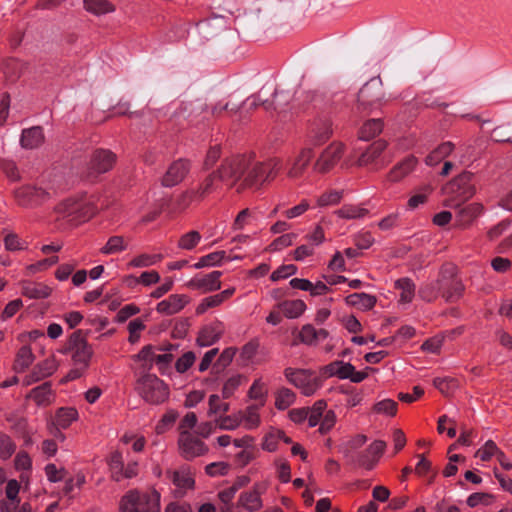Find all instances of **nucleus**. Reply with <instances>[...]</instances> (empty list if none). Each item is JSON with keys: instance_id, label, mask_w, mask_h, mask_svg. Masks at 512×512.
<instances>
[{"instance_id": "nucleus-52", "label": "nucleus", "mask_w": 512, "mask_h": 512, "mask_svg": "<svg viewBox=\"0 0 512 512\" xmlns=\"http://www.w3.org/2000/svg\"><path fill=\"white\" fill-rule=\"evenodd\" d=\"M327 408V403L325 400L316 401L311 408L307 409L308 412V424L310 427H315L320 424L322 417Z\"/></svg>"}, {"instance_id": "nucleus-18", "label": "nucleus", "mask_w": 512, "mask_h": 512, "mask_svg": "<svg viewBox=\"0 0 512 512\" xmlns=\"http://www.w3.org/2000/svg\"><path fill=\"white\" fill-rule=\"evenodd\" d=\"M313 157L314 152L312 148H301L287 162V177L292 180L300 178L306 171Z\"/></svg>"}, {"instance_id": "nucleus-62", "label": "nucleus", "mask_w": 512, "mask_h": 512, "mask_svg": "<svg viewBox=\"0 0 512 512\" xmlns=\"http://www.w3.org/2000/svg\"><path fill=\"white\" fill-rule=\"evenodd\" d=\"M296 238L297 235L295 233L283 234L273 240V242L269 245V249L273 252L281 251L282 249L291 246Z\"/></svg>"}, {"instance_id": "nucleus-56", "label": "nucleus", "mask_w": 512, "mask_h": 512, "mask_svg": "<svg viewBox=\"0 0 512 512\" xmlns=\"http://www.w3.org/2000/svg\"><path fill=\"white\" fill-rule=\"evenodd\" d=\"M161 254H140L129 262V267L144 268L157 264L162 260Z\"/></svg>"}, {"instance_id": "nucleus-63", "label": "nucleus", "mask_w": 512, "mask_h": 512, "mask_svg": "<svg viewBox=\"0 0 512 512\" xmlns=\"http://www.w3.org/2000/svg\"><path fill=\"white\" fill-rule=\"evenodd\" d=\"M297 273V267L294 264L281 265L270 275V279L273 282H277L282 279H287Z\"/></svg>"}, {"instance_id": "nucleus-26", "label": "nucleus", "mask_w": 512, "mask_h": 512, "mask_svg": "<svg viewBox=\"0 0 512 512\" xmlns=\"http://www.w3.org/2000/svg\"><path fill=\"white\" fill-rule=\"evenodd\" d=\"M21 294L29 299H46L51 293L52 289L45 283L34 282L31 280H21L18 283Z\"/></svg>"}, {"instance_id": "nucleus-50", "label": "nucleus", "mask_w": 512, "mask_h": 512, "mask_svg": "<svg viewBox=\"0 0 512 512\" xmlns=\"http://www.w3.org/2000/svg\"><path fill=\"white\" fill-rule=\"evenodd\" d=\"M343 198V191L337 189L327 190L322 193L316 199V204L318 207H328L334 206L341 202Z\"/></svg>"}, {"instance_id": "nucleus-12", "label": "nucleus", "mask_w": 512, "mask_h": 512, "mask_svg": "<svg viewBox=\"0 0 512 512\" xmlns=\"http://www.w3.org/2000/svg\"><path fill=\"white\" fill-rule=\"evenodd\" d=\"M166 477L174 485L172 495L175 498H183L195 488L194 474L188 466H182L176 470H167Z\"/></svg>"}, {"instance_id": "nucleus-5", "label": "nucleus", "mask_w": 512, "mask_h": 512, "mask_svg": "<svg viewBox=\"0 0 512 512\" xmlns=\"http://www.w3.org/2000/svg\"><path fill=\"white\" fill-rule=\"evenodd\" d=\"M161 494L153 489L147 493L131 490L120 502V512H160Z\"/></svg>"}, {"instance_id": "nucleus-53", "label": "nucleus", "mask_w": 512, "mask_h": 512, "mask_svg": "<svg viewBox=\"0 0 512 512\" xmlns=\"http://www.w3.org/2000/svg\"><path fill=\"white\" fill-rule=\"evenodd\" d=\"M281 437H284L283 431L278 429H271L265 434L263 438L261 444L262 449L268 452H275L278 449Z\"/></svg>"}, {"instance_id": "nucleus-34", "label": "nucleus", "mask_w": 512, "mask_h": 512, "mask_svg": "<svg viewBox=\"0 0 512 512\" xmlns=\"http://www.w3.org/2000/svg\"><path fill=\"white\" fill-rule=\"evenodd\" d=\"M79 417L78 411L74 407H62L56 411L54 424L58 429H66Z\"/></svg>"}, {"instance_id": "nucleus-24", "label": "nucleus", "mask_w": 512, "mask_h": 512, "mask_svg": "<svg viewBox=\"0 0 512 512\" xmlns=\"http://www.w3.org/2000/svg\"><path fill=\"white\" fill-rule=\"evenodd\" d=\"M188 303L189 297L187 295L171 294L157 304L156 311L159 314L170 316L179 313Z\"/></svg>"}, {"instance_id": "nucleus-60", "label": "nucleus", "mask_w": 512, "mask_h": 512, "mask_svg": "<svg viewBox=\"0 0 512 512\" xmlns=\"http://www.w3.org/2000/svg\"><path fill=\"white\" fill-rule=\"evenodd\" d=\"M499 451L500 449L493 440H487L485 444L476 451L475 457L480 458L482 461H489L493 456L496 457Z\"/></svg>"}, {"instance_id": "nucleus-28", "label": "nucleus", "mask_w": 512, "mask_h": 512, "mask_svg": "<svg viewBox=\"0 0 512 512\" xmlns=\"http://www.w3.org/2000/svg\"><path fill=\"white\" fill-rule=\"evenodd\" d=\"M71 350L73 362L81 368H86L93 354L91 346L85 340L77 339Z\"/></svg>"}, {"instance_id": "nucleus-64", "label": "nucleus", "mask_w": 512, "mask_h": 512, "mask_svg": "<svg viewBox=\"0 0 512 512\" xmlns=\"http://www.w3.org/2000/svg\"><path fill=\"white\" fill-rule=\"evenodd\" d=\"M374 411L386 416H394L397 411V403L392 399H383L374 405Z\"/></svg>"}, {"instance_id": "nucleus-42", "label": "nucleus", "mask_w": 512, "mask_h": 512, "mask_svg": "<svg viewBox=\"0 0 512 512\" xmlns=\"http://www.w3.org/2000/svg\"><path fill=\"white\" fill-rule=\"evenodd\" d=\"M84 8L96 16L115 11V6L109 0H84Z\"/></svg>"}, {"instance_id": "nucleus-59", "label": "nucleus", "mask_w": 512, "mask_h": 512, "mask_svg": "<svg viewBox=\"0 0 512 512\" xmlns=\"http://www.w3.org/2000/svg\"><path fill=\"white\" fill-rule=\"evenodd\" d=\"M434 386L445 396L451 395L458 387V382L454 378L444 377L435 378Z\"/></svg>"}, {"instance_id": "nucleus-27", "label": "nucleus", "mask_w": 512, "mask_h": 512, "mask_svg": "<svg viewBox=\"0 0 512 512\" xmlns=\"http://www.w3.org/2000/svg\"><path fill=\"white\" fill-rule=\"evenodd\" d=\"M329 336L326 329H316L311 324H305L299 331L298 338L301 343L308 346H316L320 341H324Z\"/></svg>"}, {"instance_id": "nucleus-46", "label": "nucleus", "mask_w": 512, "mask_h": 512, "mask_svg": "<svg viewBox=\"0 0 512 512\" xmlns=\"http://www.w3.org/2000/svg\"><path fill=\"white\" fill-rule=\"evenodd\" d=\"M431 193H432V188L429 185H425V186L418 188L414 192V194H412L409 197V199L407 201V209L408 210H416L420 206H423L427 202Z\"/></svg>"}, {"instance_id": "nucleus-51", "label": "nucleus", "mask_w": 512, "mask_h": 512, "mask_svg": "<svg viewBox=\"0 0 512 512\" xmlns=\"http://www.w3.org/2000/svg\"><path fill=\"white\" fill-rule=\"evenodd\" d=\"M295 393L289 388H281L275 394V407L278 410H286L294 404Z\"/></svg>"}, {"instance_id": "nucleus-4", "label": "nucleus", "mask_w": 512, "mask_h": 512, "mask_svg": "<svg viewBox=\"0 0 512 512\" xmlns=\"http://www.w3.org/2000/svg\"><path fill=\"white\" fill-rule=\"evenodd\" d=\"M281 169L282 162L278 158L256 161L250 156V167L245 176L244 185L248 188L258 189L262 185L273 181Z\"/></svg>"}, {"instance_id": "nucleus-40", "label": "nucleus", "mask_w": 512, "mask_h": 512, "mask_svg": "<svg viewBox=\"0 0 512 512\" xmlns=\"http://www.w3.org/2000/svg\"><path fill=\"white\" fill-rule=\"evenodd\" d=\"M454 150V145L451 142H444L436 147L426 157L425 163L428 166H436L445 158H447Z\"/></svg>"}, {"instance_id": "nucleus-17", "label": "nucleus", "mask_w": 512, "mask_h": 512, "mask_svg": "<svg viewBox=\"0 0 512 512\" xmlns=\"http://www.w3.org/2000/svg\"><path fill=\"white\" fill-rule=\"evenodd\" d=\"M221 276L222 272L218 270L207 274H196L185 285L191 290H198L202 293L214 292L221 288Z\"/></svg>"}, {"instance_id": "nucleus-9", "label": "nucleus", "mask_w": 512, "mask_h": 512, "mask_svg": "<svg viewBox=\"0 0 512 512\" xmlns=\"http://www.w3.org/2000/svg\"><path fill=\"white\" fill-rule=\"evenodd\" d=\"M380 77H373L366 82L358 93V102L364 111L379 109L385 101V93Z\"/></svg>"}, {"instance_id": "nucleus-20", "label": "nucleus", "mask_w": 512, "mask_h": 512, "mask_svg": "<svg viewBox=\"0 0 512 512\" xmlns=\"http://www.w3.org/2000/svg\"><path fill=\"white\" fill-rule=\"evenodd\" d=\"M190 171V164L187 160L178 159L170 164L162 177V185L174 187L181 183Z\"/></svg>"}, {"instance_id": "nucleus-44", "label": "nucleus", "mask_w": 512, "mask_h": 512, "mask_svg": "<svg viewBox=\"0 0 512 512\" xmlns=\"http://www.w3.org/2000/svg\"><path fill=\"white\" fill-rule=\"evenodd\" d=\"M443 291V280L437 279L431 281L424 286H422L419 290V296L427 302H431L436 299L438 296H442Z\"/></svg>"}, {"instance_id": "nucleus-37", "label": "nucleus", "mask_w": 512, "mask_h": 512, "mask_svg": "<svg viewBox=\"0 0 512 512\" xmlns=\"http://www.w3.org/2000/svg\"><path fill=\"white\" fill-rule=\"evenodd\" d=\"M282 314L288 319L300 317L306 310L307 306L303 300H286L279 304Z\"/></svg>"}, {"instance_id": "nucleus-36", "label": "nucleus", "mask_w": 512, "mask_h": 512, "mask_svg": "<svg viewBox=\"0 0 512 512\" xmlns=\"http://www.w3.org/2000/svg\"><path fill=\"white\" fill-rule=\"evenodd\" d=\"M345 302L349 306L366 311L375 306L376 297L367 293H353L345 298Z\"/></svg>"}, {"instance_id": "nucleus-7", "label": "nucleus", "mask_w": 512, "mask_h": 512, "mask_svg": "<svg viewBox=\"0 0 512 512\" xmlns=\"http://www.w3.org/2000/svg\"><path fill=\"white\" fill-rule=\"evenodd\" d=\"M137 390L146 402L155 405L164 403L170 395L168 385L157 376L150 374L139 379Z\"/></svg>"}, {"instance_id": "nucleus-15", "label": "nucleus", "mask_w": 512, "mask_h": 512, "mask_svg": "<svg viewBox=\"0 0 512 512\" xmlns=\"http://www.w3.org/2000/svg\"><path fill=\"white\" fill-rule=\"evenodd\" d=\"M278 97L279 93L275 85L272 83H266L257 94L248 97L243 104L249 109H256L263 106L265 110L269 111L278 108L280 104L277 101Z\"/></svg>"}, {"instance_id": "nucleus-13", "label": "nucleus", "mask_w": 512, "mask_h": 512, "mask_svg": "<svg viewBox=\"0 0 512 512\" xmlns=\"http://www.w3.org/2000/svg\"><path fill=\"white\" fill-rule=\"evenodd\" d=\"M267 481H258L253 484L251 489L241 492L238 498V506L247 512H257L264 506L262 496L268 490Z\"/></svg>"}, {"instance_id": "nucleus-23", "label": "nucleus", "mask_w": 512, "mask_h": 512, "mask_svg": "<svg viewBox=\"0 0 512 512\" xmlns=\"http://www.w3.org/2000/svg\"><path fill=\"white\" fill-rule=\"evenodd\" d=\"M224 324L221 321H214L203 326L197 337V343L201 347H209L215 344L224 333Z\"/></svg>"}, {"instance_id": "nucleus-33", "label": "nucleus", "mask_w": 512, "mask_h": 512, "mask_svg": "<svg viewBox=\"0 0 512 512\" xmlns=\"http://www.w3.org/2000/svg\"><path fill=\"white\" fill-rule=\"evenodd\" d=\"M22 147L26 149H34L44 142V134L41 127H31L24 129L20 139Z\"/></svg>"}, {"instance_id": "nucleus-1", "label": "nucleus", "mask_w": 512, "mask_h": 512, "mask_svg": "<svg viewBox=\"0 0 512 512\" xmlns=\"http://www.w3.org/2000/svg\"><path fill=\"white\" fill-rule=\"evenodd\" d=\"M249 167L250 156L237 155L226 158L216 171L219 181L229 187H235L240 192L248 188V186L244 185V180Z\"/></svg>"}, {"instance_id": "nucleus-19", "label": "nucleus", "mask_w": 512, "mask_h": 512, "mask_svg": "<svg viewBox=\"0 0 512 512\" xmlns=\"http://www.w3.org/2000/svg\"><path fill=\"white\" fill-rule=\"evenodd\" d=\"M418 159L409 155L395 164L385 176V183L395 184L403 181L417 167Z\"/></svg>"}, {"instance_id": "nucleus-57", "label": "nucleus", "mask_w": 512, "mask_h": 512, "mask_svg": "<svg viewBox=\"0 0 512 512\" xmlns=\"http://www.w3.org/2000/svg\"><path fill=\"white\" fill-rule=\"evenodd\" d=\"M178 416L179 415L175 410H167L156 424L155 432L160 435L169 431L174 426Z\"/></svg>"}, {"instance_id": "nucleus-61", "label": "nucleus", "mask_w": 512, "mask_h": 512, "mask_svg": "<svg viewBox=\"0 0 512 512\" xmlns=\"http://www.w3.org/2000/svg\"><path fill=\"white\" fill-rule=\"evenodd\" d=\"M16 450V444L10 436L0 433V459H9Z\"/></svg>"}, {"instance_id": "nucleus-48", "label": "nucleus", "mask_w": 512, "mask_h": 512, "mask_svg": "<svg viewBox=\"0 0 512 512\" xmlns=\"http://www.w3.org/2000/svg\"><path fill=\"white\" fill-rule=\"evenodd\" d=\"M335 214L342 219L352 220V219H360L365 217L368 214V210L358 205L354 204H346L343 205L340 209L335 211Z\"/></svg>"}, {"instance_id": "nucleus-8", "label": "nucleus", "mask_w": 512, "mask_h": 512, "mask_svg": "<svg viewBox=\"0 0 512 512\" xmlns=\"http://www.w3.org/2000/svg\"><path fill=\"white\" fill-rule=\"evenodd\" d=\"M219 182L217 171L210 173L197 188L186 190L177 198V207L184 210L193 203L201 202L218 189Z\"/></svg>"}, {"instance_id": "nucleus-45", "label": "nucleus", "mask_w": 512, "mask_h": 512, "mask_svg": "<svg viewBox=\"0 0 512 512\" xmlns=\"http://www.w3.org/2000/svg\"><path fill=\"white\" fill-rule=\"evenodd\" d=\"M230 409L229 403L225 402L222 395L211 394L208 399V416L219 417L224 415Z\"/></svg>"}, {"instance_id": "nucleus-54", "label": "nucleus", "mask_w": 512, "mask_h": 512, "mask_svg": "<svg viewBox=\"0 0 512 512\" xmlns=\"http://www.w3.org/2000/svg\"><path fill=\"white\" fill-rule=\"evenodd\" d=\"M215 421L219 429L228 431L235 430L242 424L239 411L230 415L216 417Z\"/></svg>"}, {"instance_id": "nucleus-25", "label": "nucleus", "mask_w": 512, "mask_h": 512, "mask_svg": "<svg viewBox=\"0 0 512 512\" xmlns=\"http://www.w3.org/2000/svg\"><path fill=\"white\" fill-rule=\"evenodd\" d=\"M458 208L456 222L461 228L469 227L484 212V206L480 202H472Z\"/></svg>"}, {"instance_id": "nucleus-14", "label": "nucleus", "mask_w": 512, "mask_h": 512, "mask_svg": "<svg viewBox=\"0 0 512 512\" xmlns=\"http://www.w3.org/2000/svg\"><path fill=\"white\" fill-rule=\"evenodd\" d=\"M386 148L387 143L384 140L374 141L361 153L355 164L360 167L374 165L377 170L385 167L391 160L382 156Z\"/></svg>"}, {"instance_id": "nucleus-10", "label": "nucleus", "mask_w": 512, "mask_h": 512, "mask_svg": "<svg viewBox=\"0 0 512 512\" xmlns=\"http://www.w3.org/2000/svg\"><path fill=\"white\" fill-rule=\"evenodd\" d=\"M17 203L26 208L38 207L46 203L52 197V192L47 187L40 185H23L14 191Z\"/></svg>"}, {"instance_id": "nucleus-55", "label": "nucleus", "mask_w": 512, "mask_h": 512, "mask_svg": "<svg viewBox=\"0 0 512 512\" xmlns=\"http://www.w3.org/2000/svg\"><path fill=\"white\" fill-rule=\"evenodd\" d=\"M243 377L235 374L227 378L222 386L221 395L223 399H229L234 396L235 392L242 385Z\"/></svg>"}, {"instance_id": "nucleus-21", "label": "nucleus", "mask_w": 512, "mask_h": 512, "mask_svg": "<svg viewBox=\"0 0 512 512\" xmlns=\"http://www.w3.org/2000/svg\"><path fill=\"white\" fill-rule=\"evenodd\" d=\"M58 368L54 357H49L36 364L32 371L23 378V385L29 386L44 378L51 376Z\"/></svg>"}, {"instance_id": "nucleus-11", "label": "nucleus", "mask_w": 512, "mask_h": 512, "mask_svg": "<svg viewBox=\"0 0 512 512\" xmlns=\"http://www.w3.org/2000/svg\"><path fill=\"white\" fill-rule=\"evenodd\" d=\"M345 153V145L339 141H333L322 150L313 164V171L318 174L331 172L341 161Z\"/></svg>"}, {"instance_id": "nucleus-16", "label": "nucleus", "mask_w": 512, "mask_h": 512, "mask_svg": "<svg viewBox=\"0 0 512 512\" xmlns=\"http://www.w3.org/2000/svg\"><path fill=\"white\" fill-rule=\"evenodd\" d=\"M178 448L180 455L186 460H192L208 452L206 444L191 431L179 433Z\"/></svg>"}, {"instance_id": "nucleus-6", "label": "nucleus", "mask_w": 512, "mask_h": 512, "mask_svg": "<svg viewBox=\"0 0 512 512\" xmlns=\"http://www.w3.org/2000/svg\"><path fill=\"white\" fill-rule=\"evenodd\" d=\"M284 375L304 396L316 394L323 385V380L317 372L310 369L288 367L284 370Z\"/></svg>"}, {"instance_id": "nucleus-35", "label": "nucleus", "mask_w": 512, "mask_h": 512, "mask_svg": "<svg viewBox=\"0 0 512 512\" xmlns=\"http://www.w3.org/2000/svg\"><path fill=\"white\" fill-rule=\"evenodd\" d=\"M262 406L253 404L246 407L245 410L239 411L241 415V421L247 430H253L259 427L261 424L260 408Z\"/></svg>"}, {"instance_id": "nucleus-43", "label": "nucleus", "mask_w": 512, "mask_h": 512, "mask_svg": "<svg viewBox=\"0 0 512 512\" xmlns=\"http://www.w3.org/2000/svg\"><path fill=\"white\" fill-rule=\"evenodd\" d=\"M226 258L225 251H215L204 255L192 265L194 269H202L205 267H218L221 266Z\"/></svg>"}, {"instance_id": "nucleus-47", "label": "nucleus", "mask_w": 512, "mask_h": 512, "mask_svg": "<svg viewBox=\"0 0 512 512\" xmlns=\"http://www.w3.org/2000/svg\"><path fill=\"white\" fill-rule=\"evenodd\" d=\"M383 129V122L380 118L367 120L359 130L361 140H369L377 136Z\"/></svg>"}, {"instance_id": "nucleus-41", "label": "nucleus", "mask_w": 512, "mask_h": 512, "mask_svg": "<svg viewBox=\"0 0 512 512\" xmlns=\"http://www.w3.org/2000/svg\"><path fill=\"white\" fill-rule=\"evenodd\" d=\"M248 397L264 406L268 397V385L261 378L255 379L248 390Z\"/></svg>"}, {"instance_id": "nucleus-38", "label": "nucleus", "mask_w": 512, "mask_h": 512, "mask_svg": "<svg viewBox=\"0 0 512 512\" xmlns=\"http://www.w3.org/2000/svg\"><path fill=\"white\" fill-rule=\"evenodd\" d=\"M443 280V291L442 297L447 302H454L458 300L464 291V285L458 279H442Z\"/></svg>"}, {"instance_id": "nucleus-30", "label": "nucleus", "mask_w": 512, "mask_h": 512, "mask_svg": "<svg viewBox=\"0 0 512 512\" xmlns=\"http://www.w3.org/2000/svg\"><path fill=\"white\" fill-rule=\"evenodd\" d=\"M351 372H353V365L340 360L333 361L322 368V373L326 377H337L341 380L351 377Z\"/></svg>"}, {"instance_id": "nucleus-22", "label": "nucleus", "mask_w": 512, "mask_h": 512, "mask_svg": "<svg viewBox=\"0 0 512 512\" xmlns=\"http://www.w3.org/2000/svg\"><path fill=\"white\" fill-rule=\"evenodd\" d=\"M115 159V155L109 150H96L91 156L89 169L94 174L105 173L113 167Z\"/></svg>"}, {"instance_id": "nucleus-3", "label": "nucleus", "mask_w": 512, "mask_h": 512, "mask_svg": "<svg viewBox=\"0 0 512 512\" xmlns=\"http://www.w3.org/2000/svg\"><path fill=\"white\" fill-rule=\"evenodd\" d=\"M55 212L71 221H86L96 212L94 199L86 194L71 196L55 206Z\"/></svg>"}, {"instance_id": "nucleus-39", "label": "nucleus", "mask_w": 512, "mask_h": 512, "mask_svg": "<svg viewBox=\"0 0 512 512\" xmlns=\"http://www.w3.org/2000/svg\"><path fill=\"white\" fill-rule=\"evenodd\" d=\"M29 398L38 406L49 405L53 400L51 385L49 383H43L33 388L29 393Z\"/></svg>"}, {"instance_id": "nucleus-58", "label": "nucleus", "mask_w": 512, "mask_h": 512, "mask_svg": "<svg viewBox=\"0 0 512 512\" xmlns=\"http://www.w3.org/2000/svg\"><path fill=\"white\" fill-rule=\"evenodd\" d=\"M200 241V233L198 231L192 230L180 237L178 241V247L183 250H192L200 243Z\"/></svg>"}, {"instance_id": "nucleus-32", "label": "nucleus", "mask_w": 512, "mask_h": 512, "mask_svg": "<svg viewBox=\"0 0 512 512\" xmlns=\"http://www.w3.org/2000/svg\"><path fill=\"white\" fill-rule=\"evenodd\" d=\"M35 355L32 348L28 345H24L19 348L15 355L13 370L16 373H22L26 371L34 362Z\"/></svg>"}, {"instance_id": "nucleus-2", "label": "nucleus", "mask_w": 512, "mask_h": 512, "mask_svg": "<svg viewBox=\"0 0 512 512\" xmlns=\"http://www.w3.org/2000/svg\"><path fill=\"white\" fill-rule=\"evenodd\" d=\"M475 193L473 173L464 171L443 187L444 205L456 209L472 198Z\"/></svg>"}, {"instance_id": "nucleus-49", "label": "nucleus", "mask_w": 512, "mask_h": 512, "mask_svg": "<svg viewBox=\"0 0 512 512\" xmlns=\"http://www.w3.org/2000/svg\"><path fill=\"white\" fill-rule=\"evenodd\" d=\"M128 244L122 236H111L106 244L100 249L104 255H112L123 252L127 249Z\"/></svg>"}, {"instance_id": "nucleus-31", "label": "nucleus", "mask_w": 512, "mask_h": 512, "mask_svg": "<svg viewBox=\"0 0 512 512\" xmlns=\"http://www.w3.org/2000/svg\"><path fill=\"white\" fill-rule=\"evenodd\" d=\"M332 124L329 120L315 121L310 128V138L315 145L327 141L332 136Z\"/></svg>"}, {"instance_id": "nucleus-29", "label": "nucleus", "mask_w": 512, "mask_h": 512, "mask_svg": "<svg viewBox=\"0 0 512 512\" xmlns=\"http://www.w3.org/2000/svg\"><path fill=\"white\" fill-rule=\"evenodd\" d=\"M394 289L399 292L398 303L400 305L406 306L413 301L415 297L416 286L410 278L403 277L396 280L394 282Z\"/></svg>"}]
</instances>
